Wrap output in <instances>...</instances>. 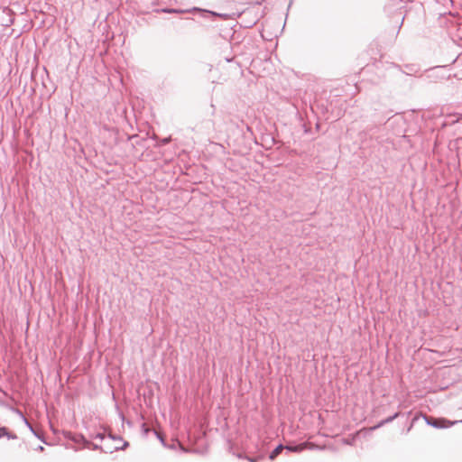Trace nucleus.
Masks as SVG:
<instances>
[{"label":"nucleus","mask_w":462,"mask_h":462,"mask_svg":"<svg viewBox=\"0 0 462 462\" xmlns=\"http://www.w3.org/2000/svg\"><path fill=\"white\" fill-rule=\"evenodd\" d=\"M441 422H442L441 420L435 419V422H434L435 428H444V427H446Z\"/></svg>","instance_id":"nucleus-4"},{"label":"nucleus","mask_w":462,"mask_h":462,"mask_svg":"<svg viewBox=\"0 0 462 462\" xmlns=\"http://www.w3.org/2000/svg\"><path fill=\"white\" fill-rule=\"evenodd\" d=\"M316 448V445L312 442H304L296 446H285V449L291 452H301L305 449H313Z\"/></svg>","instance_id":"nucleus-1"},{"label":"nucleus","mask_w":462,"mask_h":462,"mask_svg":"<svg viewBox=\"0 0 462 462\" xmlns=\"http://www.w3.org/2000/svg\"><path fill=\"white\" fill-rule=\"evenodd\" d=\"M285 449V447L282 445L277 446L270 454L269 458L271 460H274L281 453L282 451Z\"/></svg>","instance_id":"nucleus-2"},{"label":"nucleus","mask_w":462,"mask_h":462,"mask_svg":"<svg viewBox=\"0 0 462 462\" xmlns=\"http://www.w3.org/2000/svg\"><path fill=\"white\" fill-rule=\"evenodd\" d=\"M249 461L250 462H257V460L255 458H249Z\"/></svg>","instance_id":"nucleus-5"},{"label":"nucleus","mask_w":462,"mask_h":462,"mask_svg":"<svg viewBox=\"0 0 462 462\" xmlns=\"http://www.w3.org/2000/svg\"><path fill=\"white\" fill-rule=\"evenodd\" d=\"M359 412L354 411V420H363L365 415V405L359 408Z\"/></svg>","instance_id":"nucleus-3"},{"label":"nucleus","mask_w":462,"mask_h":462,"mask_svg":"<svg viewBox=\"0 0 462 462\" xmlns=\"http://www.w3.org/2000/svg\"><path fill=\"white\" fill-rule=\"evenodd\" d=\"M461 422H462V420H461Z\"/></svg>","instance_id":"nucleus-6"}]
</instances>
